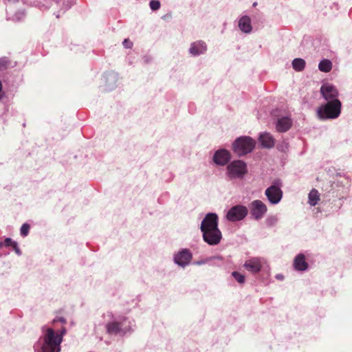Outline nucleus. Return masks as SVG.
Returning a JSON list of instances; mask_svg holds the SVG:
<instances>
[{
    "label": "nucleus",
    "instance_id": "nucleus-8",
    "mask_svg": "<svg viewBox=\"0 0 352 352\" xmlns=\"http://www.w3.org/2000/svg\"><path fill=\"white\" fill-rule=\"evenodd\" d=\"M250 210L252 217L256 220H259L265 216L267 208L262 201L256 199L250 204Z\"/></svg>",
    "mask_w": 352,
    "mask_h": 352
},
{
    "label": "nucleus",
    "instance_id": "nucleus-20",
    "mask_svg": "<svg viewBox=\"0 0 352 352\" xmlns=\"http://www.w3.org/2000/svg\"><path fill=\"white\" fill-rule=\"evenodd\" d=\"M318 68L321 72H329L332 69V63L328 59H324L318 65Z\"/></svg>",
    "mask_w": 352,
    "mask_h": 352
},
{
    "label": "nucleus",
    "instance_id": "nucleus-7",
    "mask_svg": "<svg viewBox=\"0 0 352 352\" xmlns=\"http://www.w3.org/2000/svg\"><path fill=\"white\" fill-rule=\"evenodd\" d=\"M248 208L242 205H236L232 207L226 214L228 221L234 222L243 219L248 214Z\"/></svg>",
    "mask_w": 352,
    "mask_h": 352
},
{
    "label": "nucleus",
    "instance_id": "nucleus-3",
    "mask_svg": "<svg viewBox=\"0 0 352 352\" xmlns=\"http://www.w3.org/2000/svg\"><path fill=\"white\" fill-rule=\"evenodd\" d=\"M61 342L62 338L60 336L56 334L52 329H47L44 334L42 352H60Z\"/></svg>",
    "mask_w": 352,
    "mask_h": 352
},
{
    "label": "nucleus",
    "instance_id": "nucleus-19",
    "mask_svg": "<svg viewBox=\"0 0 352 352\" xmlns=\"http://www.w3.org/2000/svg\"><path fill=\"white\" fill-rule=\"evenodd\" d=\"M293 69L296 72L302 71L305 66L306 62L302 58H294L292 63Z\"/></svg>",
    "mask_w": 352,
    "mask_h": 352
},
{
    "label": "nucleus",
    "instance_id": "nucleus-33",
    "mask_svg": "<svg viewBox=\"0 0 352 352\" xmlns=\"http://www.w3.org/2000/svg\"><path fill=\"white\" fill-rule=\"evenodd\" d=\"M65 6H66V9H67V8H70L71 5L67 4Z\"/></svg>",
    "mask_w": 352,
    "mask_h": 352
},
{
    "label": "nucleus",
    "instance_id": "nucleus-1",
    "mask_svg": "<svg viewBox=\"0 0 352 352\" xmlns=\"http://www.w3.org/2000/svg\"><path fill=\"white\" fill-rule=\"evenodd\" d=\"M203 239L210 245H215L221 241L222 235L218 228V217L215 213H208L201 223Z\"/></svg>",
    "mask_w": 352,
    "mask_h": 352
},
{
    "label": "nucleus",
    "instance_id": "nucleus-28",
    "mask_svg": "<svg viewBox=\"0 0 352 352\" xmlns=\"http://www.w3.org/2000/svg\"><path fill=\"white\" fill-rule=\"evenodd\" d=\"M122 44L126 48H131L133 46L132 42H131L129 39H124Z\"/></svg>",
    "mask_w": 352,
    "mask_h": 352
},
{
    "label": "nucleus",
    "instance_id": "nucleus-25",
    "mask_svg": "<svg viewBox=\"0 0 352 352\" xmlns=\"http://www.w3.org/2000/svg\"><path fill=\"white\" fill-rule=\"evenodd\" d=\"M30 230V226L28 223H24L21 228V234L27 236Z\"/></svg>",
    "mask_w": 352,
    "mask_h": 352
},
{
    "label": "nucleus",
    "instance_id": "nucleus-24",
    "mask_svg": "<svg viewBox=\"0 0 352 352\" xmlns=\"http://www.w3.org/2000/svg\"><path fill=\"white\" fill-rule=\"evenodd\" d=\"M277 221H278V218L275 216L269 217L266 219V223L270 226H274L277 223Z\"/></svg>",
    "mask_w": 352,
    "mask_h": 352
},
{
    "label": "nucleus",
    "instance_id": "nucleus-31",
    "mask_svg": "<svg viewBox=\"0 0 352 352\" xmlns=\"http://www.w3.org/2000/svg\"><path fill=\"white\" fill-rule=\"evenodd\" d=\"M276 278L279 280H283V276L282 274H278V275H276Z\"/></svg>",
    "mask_w": 352,
    "mask_h": 352
},
{
    "label": "nucleus",
    "instance_id": "nucleus-12",
    "mask_svg": "<svg viewBox=\"0 0 352 352\" xmlns=\"http://www.w3.org/2000/svg\"><path fill=\"white\" fill-rule=\"evenodd\" d=\"M230 159V153L226 149H220L215 152L213 156V160L215 164L223 166Z\"/></svg>",
    "mask_w": 352,
    "mask_h": 352
},
{
    "label": "nucleus",
    "instance_id": "nucleus-16",
    "mask_svg": "<svg viewBox=\"0 0 352 352\" xmlns=\"http://www.w3.org/2000/svg\"><path fill=\"white\" fill-rule=\"evenodd\" d=\"M292 122L288 117L280 118L276 123V130L279 132H285L289 130L292 126Z\"/></svg>",
    "mask_w": 352,
    "mask_h": 352
},
{
    "label": "nucleus",
    "instance_id": "nucleus-29",
    "mask_svg": "<svg viewBox=\"0 0 352 352\" xmlns=\"http://www.w3.org/2000/svg\"><path fill=\"white\" fill-rule=\"evenodd\" d=\"M13 248L14 249V250L16 252V254H18L19 255L21 254V251H20L19 248H18V245H17L16 243L14 244Z\"/></svg>",
    "mask_w": 352,
    "mask_h": 352
},
{
    "label": "nucleus",
    "instance_id": "nucleus-5",
    "mask_svg": "<svg viewBox=\"0 0 352 352\" xmlns=\"http://www.w3.org/2000/svg\"><path fill=\"white\" fill-rule=\"evenodd\" d=\"M280 186L281 182L277 181L274 184L265 190V195L272 204H277L280 201L283 197V191L280 189Z\"/></svg>",
    "mask_w": 352,
    "mask_h": 352
},
{
    "label": "nucleus",
    "instance_id": "nucleus-23",
    "mask_svg": "<svg viewBox=\"0 0 352 352\" xmlns=\"http://www.w3.org/2000/svg\"><path fill=\"white\" fill-rule=\"evenodd\" d=\"M10 61L6 57L0 58V69H5L9 65Z\"/></svg>",
    "mask_w": 352,
    "mask_h": 352
},
{
    "label": "nucleus",
    "instance_id": "nucleus-30",
    "mask_svg": "<svg viewBox=\"0 0 352 352\" xmlns=\"http://www.w3.org/2000/svg\"><path fill=\"white\" fill-rule=\"evenodd\" d=\"M287 148V146L286 144L285 145V147H284V146H278V148L280 149L281 151H285V148Z\"/></svg>",
    "mask_w": 352,
    "mask_h": 352
},
{
    "label": "nucleus",
    "instance_id": "nucleus-9",
    "mask_svg": "<svg viewBox=\"0 0 352 352\" xmlns=\"http://www.w3.org/2000/svg\"><path fill=\"white\" fill-rule=\"evenodd\" d=\"M320 93L324 99L327 102L333 100H338L337 98L338 96V91L337 89L329 83H325L321 86Z\"/></svg>",
    "mask_w": 352,
    "mask_h": 352
},
{
    "label": "nucleus",
    "instance_id": "nucleus-15",
    "mask_svg": "<svg viewBox=\"0 0 352 352\" xmlns=\"http://www.w3.org/2000/svg\"><path fill=\"white\" fill-rule=\"evenodd\" d=\"M206 50V45L203 41H197L191 44L189 52L193 56H197L203 54Z\"/></svg>",
    "mask_w": 352,
    "mask_h": 352
},
{
    "label": "nucleus",
    "instance_id": "nucleus-2",
    "mask_svg": "<svg viewBox=\"0 0 352 352\" xmlns=\"http://www.w3.org/2000/svg\"><path fill=\"white\" fill-rule=\"evenodd\" d=\"M342 104L339 100H333L320 106L317 110V116L320 120H331L339 117Z\"/></svg>",
    "mask_w": 352,
    "mask_h": 352
},
{
    "label": "nucleus",
    "instance_id": "nucleus-27",
    "mask_svg": "<svg viewBox=\"0 0 352 352\" xmlns=\"http://www.w3.org/2000/svg\"><path fill=\"white\" fill-rule=\"evenodd\" d=\"M4 243L6 246L13 247L14 244L16 243V242L13 241L10 238H6L4 241Z\"/></svg>",
    "mask_w": 352,
    "mask_h": 352
},
{
    "label": "nucleus",
    "instance_id": "nucleus-10",
    "mask_svg": "<svg viewBox=\"0 0 352 352\" xmlns=\"http://www.w3.org/2000/svg\"><path fill=\"white\" fill-rule=\"evenodd\" d=\"M192 259V254L191 253L186 249H184L182 250L181 252H178L174 258L175 262L182 266L185 267Z\"/></svg>",
    "mask_w": 352,
    "mask_h": 352
},
{
    "label": "nucleus",
    "instance_id": "nucleus-11",
    "mask_svg": "<svg viewBox=\"0 0 352 352\" xmlns=\"http://www.w3.org/2000/svg\"><path fill=\"white\" fill-rule=\"evenodd\" d=\"M243 267L252 273H258L262 267L261 259L257 257L252 258L245 262Z\"/></svg>",
    "mask_w": 352,
    "mask_h": 352
},
{
    "label": "nucleus",
    "instance_id": "nucleus-6",
    "mask_svg": "<svg viewBox=\"0 0 352 352\" xmlns=\"http://www.w3.org/2000/svg\"><path fill=\"white\" fill-rule=\"evenodd\" d=\"M227 170L230 179L241 177L247 172L246 164L241 160H236L227 166Z\"/></svg>",
    "mask_w": 352,
    "mask_h": 352
},
{
    "label": "nucleus",
    "instance_id": "nucleus-14",
    "mask_svg": "<svg viewBox=\"0 0 352 352\" xmlns=\"http://www.w3.org/2000/svg\"><path fill=\"white\" fill-rule=\"evenodd\" d=\"M122 322L113 321L107 324V330L109 333L124 334L126 331L122 329Z\"/></svg>",
    "mask_w": 352,
    "mask_h": 352
},
{
    "label": "nucleus",
    "instance_id": "nucleus-18",
    "mask_svg": "<svg viewBox=\"0 0 352 352\" xmlns=\"http://www.w3.org/2000/svg\"><path fill=\"white\" fill-rule=\"evenodd\" d=\"M239 27L245 33H250L252 31L251 20L250 17L244 16L239 22Z\"/></svg>",
    "mask_w": 352,
    "mask_h": 352
},
{
    "label": "nucleus",
    "instance_id": "nucleus-17",
    "mask_svg": "<svg viewBox=\"0 0 352 352\" xmlns=\"http://www.w3.org/2000/svg\"><path fill=\"white\" fill-rule=\"evenodd\" d=\"M294 267L296 270L304 271L307 267V264L305 261V256L302 254L297 255L294 261Z\"/></svg>",
    "mask_w": 352,
    "mask_h": 352
},
{
    "label": "nucleus",
    "instance_id": "nucleus-4",
    "mask_svg": "<svg viewBox=\"0 0 352 352\" xmlns=\"http://www.w3.org/2000/svg\"><path fill=\"white\" fill-rule=\"evenodd\" d=\"M255 144L256 142L252 138L242 136L234 142L233 151L239 156H242L252 152Z\"/></svg>",
    "mask_w": 352,
    "mask_h": 352
},
{
    "label": "nucleus",
    "instance_id": "nucleus-26",
    "mask_svg": "<svg viewBox=\"0 0 352 352\" xmlns=\"http://www.w3.org/2000/svg\"><path fill=\"white\" fill-rule=\"evenodd\" d=\"M150 7L153 10H157L160 7V3L158 1L152 0L150 2Z\"/></svg>",
    "mask_w": 352,
    "mask_h": 352
},
{
    "label": "nucleus",
    "instance_id": "nucleus-13",
    "mask_svg": "<svg viewBox=\"0 0 352 352\" xmlns=\"http://www.w3.org/2000/svg\"><path fill=\"white\" fill-rule=\"evenodd\" d=\"M258 140L262 146L267 148H272L275 144L274 138L269 133H264L261 134Z\"/></svg>",
    "mask_w": 352,
    "mask_h": 352
},
{
    "label": "nucleus",
    "instance_id": "nucleus-34",
    "mask_svg": "<svg viewBox=\"0 0 352 352\" xmlns=\"http://www.w3.org/2000/svg\"><path fill=\"white\" fill-rule=\"evenodd\" d=\"M256 4H257L256 3H254L253 6H256Z\"/></svg>",
    "mask_w": 352,
    "mask_h": 352
},
{
    "label": "nucleus",
    "instance_id": "nucleus-21",
    "mask_svg": "<svg viewBox=\"0 0 352 352\" xmlns=\"http://www.w3.org/2000/svg\"><path fill=\"white\" fill-rule=\"evenodd\" d=\"M320 200V195L316 189H312L309 192V204L315 206Z\"/></svg>",
    "mask_w": 352,
    "mask_h": 352
},
{
    "label": "nucleus",
    "instance_id": "nucleus-22",
    "mask_svg": "<svg viewBox=\"0 0 352 352\" xmlns=\"http://www.w3.org/2000/svg\"><path fill=\"white\" fill-rule=\"evenodd\" d=\"M232 276L239 283H243L245 282V276L237 272H233L232 273Z\"/></svg>",
    "mask_w": 352,
    "mask_h": 352
},
{
    "label": "nucleus",
    "instance_id": "nucleus-32",
    "mask_svg": "<svg viewBox=\"0 0 352 352\" xmlns=\"http://www.w3.org/2000/svg\"><path fill=\"white\" fill-rule=\"evenodd\" d=\"M206 263L205 261H197L196 262V264L197 265H201V264H204Z\"/></svg>",
    "mask_w": 352,
    "mask_h": 352
}]
</instances>
